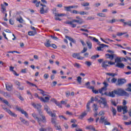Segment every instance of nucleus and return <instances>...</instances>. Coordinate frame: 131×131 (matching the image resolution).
<instances>
[{
  "instance_id": "nucleus-1",
  "label": "nucleus",
  "mask_w": 131,
  "mask_h": 131,
  "mask_svg": "<svg viewBox=\"0 0 131 131\" xmlns=\"http://www.w3.org/2000/svg\"><path fill=\"white\" fill-rule=\"evenodd\" d=\"M76 19H72V21H67L66 23L69 25H71L72 28H75L76 27V24H73L74 23H77L79 25L83 23L82 18H80L79 16H76Z\"/></svg>"
},
{
  "instance_id": "nucleus-2",
  "label": "nucleus",
  "mask_w": 131,
  "mask_h": 131,
  "mask_svg": "<svg viewBox=\"0 0 131 131\" xmlns=\"http://www.w3.org/2000/svg\"><path fill=\"white\" fill-rule=\"evenodd\" d=\"M32 105L34 107V108H35L38 111L40 116H41V117H42V122L43 123H46V122H47V119H46V117H45V116L42 115V112H41V110H40V108H41L42 107L41 104H36L35 103H32Z\"/></svg>"
},
{
  "instance_id": "nucleus-3",
  "label": "nucleus",
  "mask_w": 131,
  "mask_h": 131,
  "mask_svg": "<svg viewBox=\"0 0 131 131\" xmlns=\"http://www.w3.org/2000/svg\"><path fill=\"white\" fill-rule=\"evenodd\" d=\"M40 6H41L42 7L40 8V13L41 14H48L49 13V7H48L47 5L42 4H40Z\"/></svg>"
},
{
  "instance_id": "nucleus-4",
  "label": "nucleus",
  "mask_w": 131,
  "mask_h": 131,
  "mask_svg": "<svg viewBox=\"0 0 131 131\" xmlns=\"http://www.w3.org/2000/svg\"><path fill=\"white\" fill-rule=\"evenodd\" d=\"M116 92L118 96H125L126 97H128V96H129V94H128L127 92H125L124 90L121 89H119L117 90H116Z\"/></svg>"
},
{
  "instance_id": "nucleus-5",
  "label": "nucleus",
  "mask_w": 131,
  "mask_h": 131,
  "mask_svg": "<svg viewBox=\"0 0 131 131\" xmlns=\"http://www.w3.org/2000/svg\"><path fill=\"white\" fill-rule=\"evenodd\" d=\"M2 107L3 109L5 111H6V112H7V113H8V114H9V115H10L11 116H12L13 117H17V115L14 113H12V112L11 111V110L5 107V106L4 105H2Z\"/></svg>"
},
{
  "instance_id": "nucleus-6",
  "label": "nucleus",
  "mask_w": 131,
  "mask_h": 131,
  "mask_svg": "<svg viewBox=\"0 0 131 131\" xmlns=\"http://www.w3.org/2000/svg\"><path fill=\"white\" fill-rule=\"evenodd\" d=\"M100 123H104V125H111L110 122H108L107 119H105V117L102 116L99 120Z\"/></svg>"
},
{
  "instance_id": "nucleus-7",
  "label": "nucleus",
  "mask_w": 131,
  "mask_h": 131,
  "mask_svg": "<svg viewBox=\"0 0 131 131\" xmlns=\"http://www.w3.org/2000/svg\"><path fill=\"white\" fill-rule=\"evenodd\" d=\"M126 82V80L124 79H118L117 81V85H119V86H121L122 84H124Z\"/></svg>"
},
{
  "instance_id": "nucleus-8",
  "label": "nucleus",
  "mask_w": 131,
  "mask_h": 131,
  "mask_svg": "<svg viewBox=\"0 0 131 131\" xmlns=\"http://www.w3.org/2000/svg\"><path fill=\"white\" fill-rule=\"evenodd\" d=\"M16 110L18 111H20L21 112V114H24L25 116L27 118H28V114L26 111H24V110L21 108V107H16Z\"/></svg>"
},
{
  "instance_id": "nucleus-9",
  "label": "nucleus",
  "mask_w": 131,
  "mask_h": 131,
  "mask_svg": "<svg viewBox=\"0 0 131 131\" xmlns=\"http://www.w3.org/2000/svg\"><path fill=\"white\" fill-rule=\"evenodd\" d=\"M32 116L35 119H37L38 123H39V125H40V121H42V118L41 119H39V118H38L37 116V115L35 114H33Z\"/></svg>"
},
{
  "instance_id": "nucleus-10",
  "label": "nucleus",
  "mask_w": 131,
  "mask_h": 131,
  "mask_svg": "<svg viewBox=\"0 0 131 131\" xmlns=\"http://www.w3.org/2000/svg\"><path fill=\"white\" fill-rule=\"evenodd\" d=\"M100 108L104 109V108H109V105L107 104V101H103L101 105H100Z\"/></svg>"
},
{
  "instance_id": "nucleus-11",
  "label": "nucleus",
  "mask_w": 131,
  "mask_h": 131,
  "mask_svg": "<svg viewBox=\"0 0 131 131\" xmlns=\"http://www.w3.org/2000/svg\"><path fill=\"white\" fill-rule=\"evenodd\" d=\"M44 110L47 112V114H51V113L52 111H51V109L50 108V107L48 106L47 105H44Z\"/></svg>"
},
{
  "instance_id": "nucleus-12",
  "label": "nucleus",
  "mask_w": 131,
  "mask_h": 131,
  "mask_svg": "<svg viewBox=\"0 0 131 131\" xmlns=\"http://www.w3.org/2000/svg\"><path fill=\"white\" fill-rule=\"evenodd\" d=\"M19 119H20L21 122H22L24 124H26V125H29V122L28 121L24 119L22 117H20Z\"/></svg>"
},
{
  "instance_id": "nucleus-13",
  "label": "nucleus",
  "mask_w": 131,
  "mask_h": 131,
  "mask_svg": "<svg viewBox=\"0 0 131 131\" xmlns=\"http://www.w3.org/2000/svg\"><path fill=\"white\" fill-rule=\"evenodd\" d=\"M52 102L55 103V104H56V105H57V106H58L59 108H62V104L60 102H59L57 100H56V99H52Z\"/></svg>"
},
{
  "instance_id": "nucleus-14",
  "label": "nucleus",
  "mask_w": 131,
  "mask_h": 131,
  "mask_svg": "<svg viewBox=\"0 0 131 131\" xmlns=\"http://www.w3.org/2000/svg\"><path fill=\"white\" fill-rule=\"evenodd\" d=\"M115 95H117L116 90L109 92L110 97H111V98H114L115 97Z\"/></svg>"
},
{
  "instance_id": "nucleus-15",
  "label": "nucleus",
  "mask_w": 131,
  "mask_h": 131,
  "mask_svg": "<svg viewBox=\"0 0 131 131\" xmlns=\"http://www.w3.org/2000/svg\"><path fill=\"white\" fill-rule=\"evenodd\" d=\"M105 57L106 59H110L111 60H113L114 59V54H106Z\"/></svg>"
},
{
  "instance_id": "nucleus-16",
  "label": "nucleus",
  "mask_w": 131,
  "mask_h": 131,
  "mask_svg": "<svg viewBox=\"0 0 131 131\" xmlns=\"http://www.w3.org/2000/svg\"><path fill=\"white\" fill-rule=\"evenodd\" d=\"M101 66L103 68H107V67H108V66H109L108 65V60H104V61H103L102 62Z\"/></svg>"
},
{
  "instance_id": "nucleus-17",
  "label": "nucleus",
  "mask_w": 131,
  "mask_h": 131,
  "mask_svg": "<svg viewBox=\"0 0 131 131\" xmlns=\"http://www.w3.org/2000/svg\"><path fill=\"white\" fill-rule=\"evenodd\" d=\"M40 101H41V102H43L44 103H46V102L50 101V97H45V98L43 97H40Z\"/></svg>"
},
{
  "instance_id": "nucleus-18",
  "label": "nucleus",
  "mask_w": 131,
  "mask_h": 131,
  "mask_svg": "<svg viewBox=\"0 0 131 131\" xmlns=\"http://www.w3.org/2000/svg\"><path fill=\"white\" fill-rule=\"evenodd\" d=\"M116 67H118V68H121V69H123L124 68V64L122 63L117 62Z\"/></svg>"
},
{
  "instance_id": "nucleus-19",
  "label": "nucleus",
  "mask_w": 131,
  "mask_h": 131,
  "mask_svg": "<svg viewBox=\"0 0 131 131\" xmlns=\"http://www.w3.org/2000/svg\"><path fill=\"white\" fill-rule=\"evenodd\" d=\"M37 33V32H36V30H35L34 31H29L28 32V35H30V36H34V35H35Z\"/></svg>"
},
{
  "instance_id": "nucleus-20",
  "label": "nucleus",
  "mask_w": 131,
  "mask_h": 131,
  "mask_svg": "<svg viewBox=\"0 0 131 131\" xmlns=\"http://www.w3.org/2000/svg\"><path fill=\"white\" fill-rule=\"evenodd\" d=\"M122 110L123 111V114H125L127 113V106H124L122 107Z\"/></svg>"
},
{
  "instance_id": "nucleus-21",
  "label": "nucleus",
  "mask_w": 131,
  "mask_h": 131,
  "mask_svg": "<svg viewBox=\"0 0 131 131\" xmlns=\"http://www.w3.org/2000/svg\"><path fill=\"white\" fill-rule=\"evenodd\" d=\"M46 41L47 42H45L44 43L45 47H46L47 48H50V47H51V46L50 43L51 41H50V40H49L48 39L46 40Z\"/></svg>"
},
{
  "instance_id": "nucleus-22",
  "label": "nucleus",
  "mask_w": 131,
  "mask_h": 131,
  "mask_svg": "<svg viewBox=\"0 0 131 131\" xmlns=\"http://www.w3.org/2000/svg\"><path fill=\"white\" fill-rule=\"evenodd\" d=\"M66 38H67V39H69L70 41H71V42H73L74 43H75L76 42V41L75 40H74V39L72 38L71 37L66 36Z\"/></svg>"
},
{
  "instance_id": "nucleus-23",
  "label": "nucleus",
  "mask_w": 131,
  "mask_h": 131,
  "mask_svg": "<svg viewBox=\"0 0 131 131\" xmlns=\"http://www.w3.org/2000/svg\"><path fill=\"white\" fill-rule=\"evenodd\" d=\"M57 120V118H51V122L52 124H54L55 126L57 125V122L56 121Z\"/></svg>"
},
{
  "instance_id": "nucleus-24",
  "label": "nucleus",
  "mask_w": 131,
  "mask_h": 131,
  "mask_svg": "<svg viewBox=\"0 0 131 131\" xmlns=\"http://www.w3.org/2000/svg\"><path fill=\"white\" fill-rule=\"evenodd\" d=\"M91 102H88L87 104H86V112H90L91 111Z\"/></svg>"
},
{
  "instance_id": "nucleus-25",
  "label": "nucleus",
  "mask_w": 131,
  "mask_h": 131,
  "mask_svg": "<svg viewBox=\"0 0 131 131\" xmlns=\"http://www.w3.org/2000/svg\"><path fill=\"white\" fill-rule=\"evenodd\" d=\"M6 90L8 92H11V91H12V88H13V85H7V84H6Z\"/></svg>"
},
{
  "instance_id": "nucleus-26",
  "label": "nucleus",
  "mask_w": 131,
  "mask_h": 131,
  "mask_svg": "<svg viewBox=\"0 0 131 131\" xmlns=\"http://www.w3.org/2000/svg\"><path fill=\"white\" fill-rule=\"evenodd\" d=\"M107 91V88H106V87H102L101 89H99L98 90L99 93H100V94H102V93H103V92H105Z\"/></svg>"
},
{
  "instance_id": "nucleus-27",
  "label": "nucleus",
  "mask_w": 131,
  "mask_h": 131,
  "mask_svg": "<svg viewBox=\"0 0 131 131\" xmlns=\"http://www.w3.org/2000/svg\"><path fill=\"white\" fill-rule=\"evenodd\" d=\"M93 111H95V112H97L98 109H99V106H98V105H97V104H93Z\"/></svg>"
},
{
  "instance_id": "nucleus-28",
  "label": "nucleus",
  "mask_w": 131,
  "mask_h": 131,
  "mask_svg": "<svg viewBox=\"0 0 131 131\" xmlns=\"http://www.w3.org/2000/svg\"><path fill=\"white\" fill-rule=\"evenodd\" d=\"M89 38H90V39H91V40H93V41H95V42H99V40L97 38H96L95 37L89 36Z\"/></svg>"
},
{
  "instance_id": "nucleus-29",
  "label": "nucleus",
  "mask_w": 131,
  "mask_h": 131,
  "mask_svg": "<svg viewBox=\"0 0 131 131\" xmlns=\"http://www.w3.org/2000/svg\"><path fill=\"white\" fill-rule=\"evenodd\" d=\"M111 111L113 113V116H115L116 115V109L113 107H112Z\"/></svg>"
},
{
  "instance_id": "nucleus-30",
  "label": "nucleus",
  "mask_w": 131,
  "mask_h": 131,
  "mask_svg": "<svg viewBox=\"0 0 131 131\" xmlns=\"http://www.w3.org/2000/svg\"><path fill=\"white\" fill-rule=\"evenodd\" d=\"M97 16L101 17V18H105L106 17V14L103 13H97Z\"/></svg>"
},
{
  "instance_id": "nucleus-31",
  "label": "nucleus",
  "mask_w": 131,
  "mask_h": 131,
  "mask_svg": "<svg viewBox=\"0 0 131 131\" xmlns=\"http://www.w3.org/2000/svg\"><path fill=\"white\" fill-rule=\"evenodd\" d=\"M87 114H88V112L86 111H84L80 116V118H83V117H84V116H86Z\"/></svg>"
},
{
  "instance_id": "nucleus-32",
  "label": "nucleus",
  "mask_w": 131,
  "mask_h": 131,
  "mask_svg": "<svg viewBox=\"0 0 131 131\" xmlns=\"http://www.w3.org/2000/svg\"><path fill=\"white\" fill-rule=\"evenodd\" d=\"M86 129H91V130H95L96 128L95 127H94V126L92 125H90L89 126H88L86 127Z\"/></svg>"
},
{
  "instance_id": "nucleus-33",
  "label": "nucleus",
  "mask_w": 131,
  "mask_h": 131,
  "mask_svg": "<svg viewBox=\"0 0 131 131\" xmlns=\"http://www.w3.org/2000/svg\"><path fill=\"white\" fill-rule=\"evenodd\" d=\"M3 103H4V104H6V105L8 106V107H10V108H11V106H12V105L9 103V101H8V100H3Z\"/></svg>"
},
{
  "instance_id": "nucleus-34",
  "label": "nucleus",
  "mask_w": 131,
  "mask_h": 131,
  "mask_svg": "<svg viewBox=\"0 0 131 131\" xmlns=\"http://www.w3.org/2000/svg\"><path fill=\"white\" fill-rule=\"evenodd\" d=\"M55 17H63L64 16H65V14H63V13L59 14V13H55Z\"/></svg>"
},
{
  "instance_id": "nucleus-35",
  "label": "nucleus",
  "mask_w": 131,
  "mask_h": 131,
  "mask_svg": "<svg viewBox=\"0 0 131 131\" xmlns=\"http://www.w3.org/2000/svg\"><path fill=\"white\" fill-rule=\"evenodd\" d=\"M106 75H109V76H112V77H114V76L117 75V74L113 73H106Z\"/></svg>"
},
{
  "instance_id": "nucleus-36",
  "label": "nucleus",
  "mask_w": 131,
  "mask_h": 131,
  "mask_svg": "<svg viewBox=\"0 0 131 131\" xmlns=\"http://www.w3.org/2000/svg\"><path fill=\"white\" fill-rule=\"evenodd\" d=\"M82 78H81V77L78 76L77 78V81L78 82L79 84H81V80Z\"/></svg>"
},
{
  "instance_id": "nucleus-37",
  "label": "nucleus",
  "mask_w": 131,
  "mask_h": 131,
  "mask_svg": "<svg viewBox=\"0 0 131 131\" xmlns=\"http://www.w3.org/2000/svg\"><path fill=\"white\" fill-rule=\"evenodd\" d=\"M49 115L51 116V117H54V118H57V116H56V113H53L52 112H51Z\"/></svg>"
},
{
  "instance_id": "nucleus-38",
  "label": "nucleus",
  "mask_w": 131,
  "mask_h": 131,
  "mask_svg": "<svg viewBox=\"0 0 131 131\" xmlns=\"http://www.w3.org/2000/svg\"><path fill=\"white\" fill-rule=\"evenodd\" d=\"M4 96L5 98H11V95L9 94L8 92H5Z\"/></svg>"
},
{
  "instance_id": "nucleus-39",
  "label": "nucleus",
  "mask_w": 131,
  "mask_h": 131,
  "mask_svg": "<svg viewBox=\"0 0 131 131\" xmlns=\"http://www.w3.org/2000/svg\"><path fill=\"white\" fill-rule=\"evenodd\" d=\"M86 45H87L88 47H89V49L90 50H91V49H92V42H91L90 41H87Z\"/></svg>"
},
{
  "instance_id": "nucleus-40",
  "label": "nucleus",
  "mask_w": 131,
  "mask_h": 131,
  "mask_svg": "<svg viewBox=\"0 0 131 131\" xmlns=\"http://www.w3.org/2000/svg\"><path fill=\"white\" fill-rule=\"evenodd\" d=\"M100 57V55L99 54L93 55L91 57V59L93 60H95V59H97V58H99Z\"/></svg>"
},
{
  "instance_id": "nucleus-41",
  "label": "nucleus",
  "mask_w": 131,
  "mask_h": 131,
  "mask_svg": "<svg viewBox=\"0 0 131 131\" xmlns=\"http://www.w3.org/2000/svg\"><path fill=\"white\" fill-rule=\"evenodd\" d=\"M27 83L28 84H29L30 85H32V86H35V88H37V86L36 84H33V83H31L28 81H26Z\"/></svg>"
},
{
  "instance_id": "nucleus-42",
  "label": "nucleus",
  "mask_w": 131,
  "mask_h": 131,
  "mask_svg": "<svg viewBox=\"0 0 131 131\" xmlns=\"http://www.w3.org/2000/svg\"><path fill=\"white\" fill-rule=\"evenodd\" d=\"M117 111L118 112H121V111H122V106H118Z\"/></svg>"
},
{
  "instance_id": "nucleus-43",
  "label": "nucleus",
  "mask_w": 131,
  "mask_h": 131,
  "mask_svg": "<svg viewBox=\"0 0 131 131\" xmlns=\"http://www.w3.org/2000/svg\"><path fill=\"white\" fill-rule=\"evenodd\" d=\"M124 34H126V32H124V33L118 32V33H117V35L118 36H122V35H124Z\"/></svg>"
},
{
  "instance_id": "nucleus-44",
  "label": "nucleus",
  "mask_w": 131,
  "mask_h": 131,
  "mask_svg": "<svg viewBox=\"0 0 131 131\" xmlns=\"http://www.w3.org/2000/svg\"><path fill=\"white\" fill-rule=\"evenodd\" d=\"M79 14H80V15H89V12H85L84 11H81V12H79Z\"/></svg>"
},
{
  "instance_id": "nucleus-45",
  "label": "nucleus",
  "mask_w": 131,
  "mask_h": 131,
  "mask_svg": "<svg viewBox=\"0 0 131 131\" xmlns=\"http://www.w3.org/2000/svg\"><path fill=\"white\" fill-rule=\"evenodd\" d=\"M64 9H66V11H67V12H70L71 11V9L70 8V6L68 7H64Z\"/></svg>"
},
{
  "instance_id": "nucleus-46",
  "label": "nucleus",
  "mask_w": 131,
  "mask_h": 131,
  "mask_svg": "<svg viewBox=\"0 0 131 131\" xmlns=\"http://www.w3.org/2000/svg\"><path fill=\"white\" fill-rule=\"evenodd\" d=\"M74 67H76V68H80V64L78 63H75L74 64Z\"/></svg>"
},
{
  "instance_id": "nucleus-47",
  "label": "nucleus",
  "mask_w": 131,
  "mask_h": 131,
  "mask_svg": "<svg viewBox=\"0 0 131 131\" xmlns=\"http://www.w3.org/2000/svg\"><path fill=\"white\" fill-rule=\"evenodd\" d=\"M80 55V53H73L72 55V57L73 58H76L78 56H79Z\"/></svg>"
},
{
  "instance_id": "nucleus-48",
  "label": "nucleus",
  "mask_w": 131,
  "mask_h": 131,
  "mask_svg": "<svg viewBox=\"0 0 131 131\" xmlns=\"http://www.w3.org/2000/svg\"><path fill=\"white\" fill-rule=\"evenodd\" d=\"M94 120H95V119L93 118L92 117H90L89 119H88V121L89 123L93 122V121H94Z\"/></svg>"
},
{
  "instance_id": "nucleus-49",
  "label": "nucleus",
  "mask_w": 131,
  "mask_h": 131,
  "mask_svg": "<svg viewBox=\"0 0 131 131\" xmlns=\"http://www.w3.org/2000/svg\"><path fill=\"white\" fill-rule=\"evenodd\" d=\"M115 22H116V19L114 18L110 20L108 23H111V24H113V23H115Z\"/></svg>"
},
{
  "instance_id": "nucleus-50",
  "label": "nucleus",
  "mask_w": 131,
  "mask_h": 131,
  "mask_svg": "<svg viewBox=\"0 0 131 131\" xmlns=\"http://www.w3.org/2000/svg\"><path fill=\"white\" fill-rule=\"evenodd\" d=\"M116 81H117V79H116V78H113L111 80L112 83H115V82H116Z\"/></svg>"
},
{
  "instance_id": "nucleus-51",
  "label": "nucleus",
  "mask_w": 131,
  "mask_h": 131,
  "mask_svg": "<svg viewBox=\"0 0 131 131\" xmlns=\"http://www.w3.org/2000/svg\"><path fill=\"white\" fill-rule=\"evenodd\" d=\"M124 25H128V26L131 27V21L128 22L124 23Z\"/></svg>"
},
{
  "instance_id": "nucleus-52",
  "label": "nucleus",
  "mask_w": 131,
  "mask_h": 131,
  "mask_svg": "<svg viewBox=\"0 0 131 131\" xmlns=\"http://www.w3.org/2000/svg\"><path fill=\"white\" fill-rule=\"evenodd\" d=\"M14 83L16 85H18V86H20L21 83H20V82L18 81L17 80H15L14 81Z\"/></svg>"
},
{
  "instance_id": "nucleus-53",
  "label": "nucleus",
  "mask_w": 131,
  "mask_h": 131,
  "mask_svg": "<svg viewBox=\"0 0 131 131\" xmlns=\"http://www.w3.org/2000/svg\"><path fill=\"white\" fill-rule=\"evenodd\" d=\"M103 84H104V87L106 88H107L108 87V85H109V84L107 83L105 81L103 82Z\"/></svg>"
},
{
  "instance_id": "nucleus-54",
  "label": "nucleus",
  "mask_w": 131,
  "mask_h": 131,
  "mask_svg": "<svg viewBox=\"0 0 131 131\" xmlns=\"http://www.w3.org/2000/svg\"><path fill=\"white\" fill-rule=\"evenodd\" d=\"M88 51V48L84 47L83 49L81 51V54H83V53H85Z\"/></svg>"
},
{
  "instance_id": "nucleus-55",
  "label": "nucleus",
  "mask_w": 131,
  "mask_h": 131,
  "mask_svg": "<svg viewBox=\"0 0 131 131\" xmlns=\"http://www.w3.org/2000/svg\"><path fill=\"white\" fill-rule=\"evenodd\" d=\"M59 117L60 119H64V120H67V118L64 117L63 115L59 116Z\"/></svg>"
},
{
  "instance_id": "nucleus-56",
  "label": "nucleus",
  "mask_w": 131,
  "mask_h": 131,
  "mask_svg": "<svg viewBox=\"0 0 131 131\" xmlns=\"http://www.w3.org/2000/svg\"><path fill=\"white\" fill-rule=\"evenodd\" d=\"M115 62H117L118 63H120V62H121V59L119 58H117L115 60Z\"/></svg>"
},
{
  "instance_id": "nucleus-57",
  "label": "nucleus",
  "mask_w": 131,
  "mask_h": 131,
  "mask_svg": "<svg viewBox=\"0 0 131 131\" xmlns=\"http://www.w3.org/2000/svg\"><path fill=\"white\" fill-rule=\"evenodd\" d=\"M85 64H86L87 66H89V67L92 66V63L90 61H85Z\"/></svg>"
},
{
  "instance_id": "nucleus-58",
  "label": "nucleus",
  "mask_w": 131,
  "mask_h": 131,
  "mask_svg": "<svg viewBox=\"0 0 131 131\" xmlns=\"http://www.w3.org/2000/svg\"><path fill=\"white\" fill-rule=\"evenodd\" d=\"M81 5L83 7H88V6H90V3L86 2Z\"/></svg>"
},
{
  "instance_id": "nucleus-59",
  "label": "nucleus",
  "mask_w": 131,
  "mask_h": 131,
  "mask_svg": "<svg viewBox=\"0 0 131 131\" xmlns=\"http://www.w3.org/2000/svg\"><path fill=\"white\" fill-rule=\"evenodd\" d=\"M103 46H101V47H98L96 48V50L97 51H102V49H103Z\"/></svg>"
},
{
  "instance_id": "nucleus-60",
  "label": "nucleus",
  "mask_w": 131,
  "mask_h": 131,
  "mask_svg": "<svg viewBox=\"0 0 131 131\" xmlns=\"http://www.w3.org/2000/svg\"><path fill=\"white\" fill-rule=\"evenodd\" d=\"M16 20L17 21H18L19 23H23V18H22V17H20V19L17 18Z\"/></svg>"
},
{
  "instance_id": "nucleus-61",
  "label": "nucleus",
  "mask_w": 131,
  "mask_h": 131,
  "mask_svg": "<svg viewBox=\"0 0 131 131\" xmlns=\"http://www.w3.org/2000/svg\"><path fill=\"white\" fill-rule=\"evenodd\" d=\"M50 37H51V38H52V39H54L55 40H57V39H59L58 37L53 35H51Z\"/></svg>"
},
{
  "instance_id": "nucleus-62",
  "label": "nucleus",
  "mask_w": 131,
  "mask_h": 131,
  "mask_svg": "<svg viewBox=\"0 0 131 131\" xmlns=\"http://www.w3.org/2000/svg\"><path fill=\"white\" fill-rule=\"evenodd\" d=\"M43 77H44L45 79H48L49 78V74H45L43 75Z\"/></svg>"
},
{
  "instance_id": "nucleus-63",
  "label": "nucleus",
  "mask_w": 131,
  "mask_h": 131,
  "mask_svg": "<svg viewBox=\"0 0 131 131\" xmlns=\"http://www.w3.org/2000/svg\"><path fill=\"white\" fill-rule=\"evenodd\" d=\"M21 73H27V69H24L21 70Z\"/></svg>"
},
{
  "instance_id": "nucleus-64",
  "label": "nucleus",
  "mask_w": 131,
  "mask_h": 131,
  "mask_svg": "<svg viewBox=\"0 0 131 131\" xmlns=\"http://www.w3.org/2000/svg\"><path fill=\"white\" fill-rule=\"evenodd\" d=\"M9 23L10 24H11V25H14V24H15V23L14 22V20H13V19H10L9 20Z\"/></svg>"
}]
</instances>
